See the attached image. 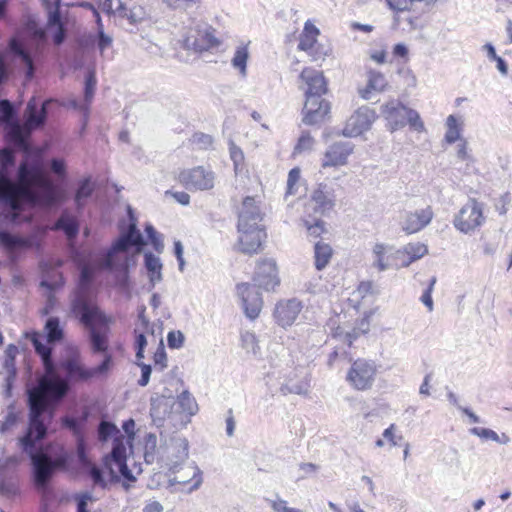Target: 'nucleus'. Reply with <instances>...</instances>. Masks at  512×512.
Here are the masks:
<instances>
[{
    "mask_svg": "<svg viewBox=\"0 0 512 512\" xmlns=\"http://www.w3.org/2000/svg\"><path fill=\"white\" fill-rule=\"evenodd\" d=\"M26 403L28 424L24 434L18 438V446L30 459L34 486L40 491H46L53 477V463L46 454L37 451V445L47 438L55 409L40 404L38 396H26Z\"/></svg>",
    "mask_w": 512,
    "mask_h": 512,
    "instance_id": "obj_1",
    "label": "nucleus"
},
{
    "mask_svg": "<svg viewBox=\"0 0 512 512\" xmlns=\"http://www.w3.org/2000/svg\"><path fill=\"white\" fill-rule=\"evenodd\" d=\"M131 226L123 231L112 242L108 249L98 252V262L101 269L114 273L117 286L121 289L129 288V268L135 264L133 255L119 256L120 252H127L131 247L140 251L145 244L143 235L138 230L132 217V208L128 206Z\"/></svg>",
    "mask_w": 512,
    "mask_h": 512,
    "instance_id": "obj_2",
    "label": "nucleus"
},
{
    "mask_svg": "<svg viewBox=\"0 0 512 512\" xmlns=\"http://www.w3.org/2000/svg\"><path fill=\"white\" fill-rule=\"evenodd\" d=\"M16 166V154L9 148L0 149V217L3 210L15 215L22 211L24 204L36 201L35 193L24 185H18L11 173Z\"/></svg>",
    "mask_w": 512,
    "mask_h": 512,
    "instance_id": "obj_3",
    "label": "nucleus"
},
{
    "mask_svg": "<svg viewBox=\"0 0 512 512\" xmlns=\"http://www.w3.org/2000/svg\"><path fill=\"white\" fill-rule=\"evenodd\" d=\"M262 215L255 199L251 196L244 198L238 215L237 230L239 233V249L245 254L257 253L266 239L265 229L259 224Z\"/></svg>",
    "mask_w": 512,
    "mask_h": 512,
    "instance_id": "obj_4",
    "label": "nucleus"
},
{
    "mask_svg": "<svg viewBox=\"0 0 512 512\" xmlns=\"http://www.w3.org/2000/svg\"><path fill=\"white\" fill-rule=\"evenodd\" d=\"M66 356L59 361L58 368L64 373V379L71 384L87 383L93 379L107 377L113 367V357L107 354L93 368H87L81 359L80 350L73 345L66 346Z\"/></svg>",
    "mask_w": 512,
    "mask_h": 512,
    "instance_id": "obj_5",
    "label": "nucleus"
},
{
    "mask_svg": "<svg viewBox=\"0 0 512 512\" xmlns=\"http://www.w3.org/2000/svg\"><path fill=\"white\" fill-rule=\"evenodd\" d=\"M76 313L73 315L87 329L88 341L94 354L107 355L109 349L108 332L109 319L99 309H87V307L76 304Z\"/></svg>",
    "mask_w": 512,
    "mask_h": 512,
    "instance_id": "obj_6",
    "label": "nucleus"
},
{
    "mask_svg": "<svg viewBox=\"0 0 512 512\" xmlns=\"http://www.w3.org/2000/svg\"><path fill=\"white\" fill-rule=\"evenodd\" d=\"M102 463L109 474L111 483H118L123 479V487L128 490L129 485L126 482L136 481V477L127 465V449L123 435L112 441V449L103 457Z\"/></svg>",
    "mask_w": 512,
    "mask_h": 512,
    "instance_id": "obj_7",
    "label": "nucleus"
},
{
    "mask_svg": "<svg viewBox=\"0 0 512 512\" xmlns=\"http://www.w3.org/2000/svg\"><path fill=\"white\" fill-rule=\"evenodd\" d=\"M102 463L109 474L111 483H118L123 479V487L128 490L129 485L126 482L136 481V477L127 465V449L123 435L112 441V449L103 457Z\"/></svg>",
    "mask_w": 512,
    "mask_h": 512,
    "instance_id": "obj_8",
    "label": "nucleus"
},
{
    "mask_svg": "<svg viewBox=\"0 0 512 512\" xmlns=\"http://www.w3.org/2000/svg\"><path fill=\"white\" fill-rule=\"evenodd\" d=\"M98 270L104 271L100 268L98 262V254L96 255L95 263H82L80 266L79 277L77 288L74 293V297L71 301V312L76 313V304L80 303L87 307V309H97L98 306L95 304L94 294L92 287L96 279Z\"/></svg>",
    "mask_w": 512,
    "mask_h": 512,
    "instance_id": "obj_9",
    "label": "nucleus"
},
{
    "mask_svg": "<svg viewBox=\"0 0 512 512\" xmlns=\"http://www.w3.org/2000/svg\"><path fill=\"white\" fill-rule=\"evenodd\" d=\"M382 114L392 132L405 127L406 124H409L410 128L417 132L425 130L419 113L414 109L406 107L399 100H391L383 105Z\"/></svg>",
    "mask_w": 512,
    "mask_h": 512,
    "instance_id": "obj_10",
    "label": "nucleus"
},
{
    "mask_svg": "<svg viewBox=\"0 0 512 512\" xmlns=\"http://www.w3.org/2000/svg\"><path fill=\"white\" fill-rule=\"evenodd\" d=\"M71 385L72 384L65 379H44L37 385L28 387L26 396L30 398H36L38 396L40 404L46 407H53L49 402V395L55 400H60L68 394Z\"/></svg>",
    "mask_w": 512,
    "mask_h": 512,
    "instance_id": "obj_11",
    "label": "nucleus"
},
{
    "mask_svg": "<svg viewBox=\"0 0 512 512\" xmlns=\"http://www.w3.org/2000/svg\"><path fill=\"white\" fill-rule=\"evenodd\" d=\"M484 221L483 204L470 198L458 214L455 215L453 224L457 230L468 234L481 226Z\"/></svg>",
    "mask_w": 512,
    "mask_h": 512,
    "instance_id": "obj_12",
    "label": "nucleus"
},
{
    "mask_svg": "<svg viewBox=\"0 0 512 512\" xmlns=\"http://www.w3.org/2000/svg\"><path fill=\"white\" fill-rule=\"evenodd\" d=\"M220 45L215 36V29L208 23H197L192 27L185 38V46L196 52L208 51Z\"/></svg>",
    "mask_w": 512,
    "mask_h": 512,
    "instance_id": "obj_13",
    "label": "nucleus"
},
{
    "mask_svg": "<svg viewBox=\"0 0 512 512\" xmlns=\"http://www.w3.org/2000/svg\"><path fill=\"white\" fill-rule=\"evenodd\" d=\"M376 371L373 361L359 358L352 363L346 379L355 389L367 390L373 385Z\"/></svg>",
    "mask_w": 512,
    "mask_h": 512,
    "instance_id": "obj_14",
    "label": "nucleus"
},
{
    "mask_svg": "<svg viewBox=\"0 0 512 512\" xmlns=\"http://www.w3.org/2000/svg\"><path fill=\"white\" fill-rule=\"evenodd\" d=\"M375 119V111L368 106H362L348 118L341 134L350 138L357 137L368 131Z\"/></svg>",
    "mask_w": 512,
    "mask_h": 512,
    "instance_id": "obj_15",
    "label": "nucleus"
},
{
    "mask_svg": "<svg viewBox=\"0 0 512 512\" xmlns=\"http://www.w3.org/2000/svg\"><path fill=\"white\" fill-rule=\"evenodd\" d=\"M237 293L241 298L246 317L251 320L256 319L263 306V300L258 287L255 284L240 283L237 285Z\"/></svg>",
    "mask_w": 512,
    "mask_h": 512,
    "instance_id": "obj_16",
    "label": "nucleus"
},
{
    "mask_svg": "<svg viewBox=\"0 0 512 512\" xmlns=\"http://www.w3.org/2000/svg\"><path fill=\"white\" fill-rule=\"evenodd\" d=\"M51 102V99H47L39 107L35 97L28 101L24 111V123L28 131L40 130L45 127Z\"/></svg>",
    "mask_w": 512,
    "mask_h": 512,
    "instance_id": "obj_17",
    "label": "nucleus"
},
{
    "mask_svg": "<svg viewBox=\"0 0 512 512\" xmlns=\"http://www.w3.org/2000/svg\"><path fill=\"white\" fill-rule=\"evenodd\" d=\"M254 284L266 291L273 290L279 285L277 265L273 259H263L256 267L253 277Z\"/></svg>",
    "mask_w": 512,
    "mask_h": 512,
    "instance_id": "obj_18",
    "label": "nucleus"
},
{
    "mask_svg": "<svg viewBox=\"0 0 512 512\" xmlns=\"http://www.w3.org/2000/svg\"><path fill=\"white\" fill-rule=\"evenodd\" d=\"M35 245L36 240L33 237L14 234L0 228V246L7 251L13 260H16L22 251Z\"/></svg>",
    "mask_w": 512,
    "mask_h": 512,
    "instance_id": "obj_19",
    "label": "nucleus"
},
{
    "mask_svg": "<svg viewBox=\"0 0 512 512\" xmlns=\"http://www.w3.org/2000/svg\"><path fill=\"white\" fill-rule=\"evenodd\" d=\"M354 144L350 141H337L328 146L322 160V167H339L346 165L349 156L354 151Z\"/></svg>",
    "mask_w": 512,
    "mask_h": 512,
    "instance_id": "obj_20",
    "label": "nucleus"
},
{
    "mask_svg": "<svg viewBox=\"0 0 512 512\" xmlns=\"http://www.w3.org/2000/svg\"><path fill=\"white\" fill-rule=\"evenodd\" d=\"M179 179L187 189L209 190L214 186L213 173L201 166L181 172Z\"/></svg>",
    "mask_w": 512,
    "mask_h": 512,
    "instance_id": "obj_21",
    "label": "nucleus"
},
{
    "mask_svg": "<svg viewBox=\"0 0 512 512\" xmlns=\"http://www.w3.org/2000/svg\"><path fill=\"white\" fill-rule=\"evenodd\" d=\"M302 122L305 125H319L330 113V103L325 99L308 98L305 101Z\"/></svg>",
    "mask_w": 512,
    "mask_h": 512,
    "instance_id": "obj_22",
    "label": "nucleus"
},
{
    "mask_svg": "<svg viewBox=\"0 0 512 512\" xmlns=\"http://www.w3.org/2000/svg\"><path fill=\"white\" fill-rule=\"evenodd\" d=\"M300 78L305 81L308 88L305 92L306 99H323L322 96L327 93V82L323 73L310 68H305L300 74Z\"/></svg>",
    "mask_w": 512,
    "mask_h": 512,
    "instance_id": "obj_23",
    "label": "nucleus"
},
{
    "mask_svg": "<svg viewBox=\"0 0 512 512\" xmlns=\"http://www.w3.org/2000/svg\"><path fill=\"white\" fill-rule=\"evenodd\" d=\"M302 310V303L296 298L280 301L274 309V318L282 327L291 326Z\"/></svg>",
    "mask_w": 512,
    "mask_h": 512,
    "instance_id": "obj_24",
    "label": "nucleus"
},
{
    "mask_svg": "<svg viewBox=\"0 0 512 512\" xmlns=\"http://www.w3.org/2000/svg\"><path fill=\"white\" fill-rule=\"evenodd\" d=\"M311 201L315 204V212L324 215L331 211L335 205L334 191L327 184L320 183L313 191Z\"/></svg>",
    "mask_w": 512,
    "mask_h": 512,
    "instance_id": "obj_25",
    "label": "nucleus"
},
{
    "mask_svg": "<svg viewBox=\"0 0 512 512\" xmlns=\"http://www.w3.org/2000/svg\"><path fill=\"white\" fill-rule=\"evenodd\" d=\"M433 218V211L430 207L416 210L406 214L402 224V229L408 233H416L426 227Z\"/></svg>",
    "mask_w": 512,
    "mask_h": 512,
    "instance_id": "obj_26",
    "label": "nucleus"
},
{
    "mask_svg": "<svg viewBox=\"0 0 512 512\" xmlns=\"http://www.w3.org/2000/svg\"><path fill=\"white\" fill-rule=\"evenodd\" d=\"M18 348L14 344H9L5 349V358L3 362V369L6 372L5 376V395L9 397L11 395L14 381L17 377L16 368V355Z\"/></svg>",
    "mask_w": 512,
    "mask_h": 512,
    "instance_id": "obj_27",
    "label": "nucleus"
},
{
    "mask_svg": "<svg viewBox=\"0 0 512 512\" xmlns=\"http://www.w3.org/2000/svg\"><path fill=\"white\" fill-rule=\"evenodd\" d=\"M189 470L187 475H179V473H173L174 476L169 478V486H175L177 484L186 485L192 482V484L186 490V493H192L200 488L203 478L202 471L200 468L194 463L190 464L186 468Z\"/></svg>",
    "mask_w": 512,
    "mask_h": 512,
    "instance_id": "obj_28",
    "label": "nucleus"
},
{
    "mask_svg": "<svg viewBox=\"0 0 512 512\" xmlns=\"http://www.w3.org/2000/svg\"><path fill=\"white\" fill-rule=\"evenodd\" d=\"M90 412L84 409L79 416L64 415L60 418L62 428L69 430L75 439L85 437Z\"/></svg>",
    "mask_w": 512,
    "mask_h": 512,
    "instance_id": "obj_29",
    "label": "nucleus"
},
{
    "mask_svg": "<svg viewBox=\"0 0 512 512\" xmlns=\"http://www.w3.org/2000/svg\"><path fill=\"white\" fill-rule=\"evenodd\" d=\"M78 216L67 208L63 209L55 222V228L62 231L69 240L76 239L80 231Z\"/></svg>",
    "mask_w": 512,
    "mask_h": 512,
    "instance_id": "obj_30",
    "label": "nucleus"
},
{
    "mask_svg": "<svg viewBox=\"0 0 512 512\" xmlns=\"http://www.w3.org/2000/svg\"><path fill=\"white\" fill-rule=\"evenodd\" d=\"M94 191L95 187L90 176L84 177L78 182L73 196L77 214L81 215L83 213V210L88 200L92 197Z\"/></svg>",
    "mask_w": 512,
    "mask_h": 512,
    "instance_id": "obj_31",
    "label": "nucleus"
},
{
    "mask_svg": "<svg viewBox=\"0 0 512 512\" xmlns=\"http://www.w3.org/2000/svg\"><path fill=\"white\" fill-rule=\"evenodd\" d=\"M43 331L46 341L53 348L57 344L62 343L65 339L64 326L61 324L60 318L57 316H50L46 319Z\"/></svg>",
    "mask_w": 512,
    "mask_h": 512,
    "instance_id": "obj_32",
    "label": "nucleus"
},
{
    "mask_svg": "<svg viewBox=\"0 0 512 512\" xmlns=\"http://www.w3.org/2000/svg\"><path fill=\"white\" fill-rule=\"evenodd\" d=\"M117 2H118V5L115 8V10H113V9L109 10V11L107 10L108 13L110 11H113L119 17L127 19L130 24H137V23L141 22L142 20H144V18L146 16V12L142 6L133 5L130 8H127L126 5L122 1L117 0Z\"/></svg>",
    "mask_w": 512,
    "mask_h": 512,
    "instance_id": "obj_33",
    "label": "nucleus"
},
{
    "mask_svg": "<svg viewBox=\"0 0 512 512\" xmlns=\"http://www.w3.org/2000/svg\"><path fill=\"white\" fill-rule=\"evenodd\" d=\"M173 449L175 451V460L171 461L170 472L180 473L181 464L184 463L189 455V443L185 438H177L173 441Z\"/></svg>",
    "mask_w": 512,
    "mask_h": 512,
    "instance_id": "obj_34",
    "label": "nucleus"
},
{
    "mask_svg": "<svg viewBox=\"0 0 512 512\" xmlns=\"http://www.w3.org/2000/svg\"><path fill=\"white\" fill-rule=\"evenodd\" d=\"M38 172L39 167L36 163H28L26 160H22L17 167L18 181L15 182L32 190L31 183L37 177Z\"/></svg>",
    "mask_w": 512,
    "mask_h": 512,
    "instance_id": "obj_35",
    "label": "nucleus"
},
{
    "mask_svg": "<svg viewBox=\"0 0 512 512\" xmlns=\"http://www.w3.org/2000/svg\"><path fill=\"white\" fill-rule=\"evenodd\" d=\"M80 469L92 480L94 486H99L102 489H106L108 487L104 467L102 468L93 461H91L86 465L82 466Z\"/></svg>",
    "mask_w": 512,
    "mask_h": 512,
    "instance_id": "obj_36",
    "label": "nucleus"
},
{
    "mask_svg": "<svg viewBox=\"0 0 512 512\" xmlns=\"http://www.w3.org/2000/svg\"><path fill=\"white\" fill-rule=\"evenodd\" d=\"M332 248L329 244L317 242L314 246L315 268L323 270L332 257Z\"/></svg>",
    "mask_w": 512,
    "mask_h": 512,
    "instance_id": "obj_37",
    "label": "nucleus"
},
{
    "mask_svg": "<svg viewBox=\"0 0 512 512\" xmlns=\"http://www.w3.org/2000/svg\"><path fill=\"white\" fill-rule=\"evenodd\" d=\"M122 435L118 429V427L106 420H102L99 422L98 428H97V438L99 442L106 443L110 439H115L116 437Z\"/></svg>",
    "mask_w": 512,
    "mask_h": 512,
    "instance_id": "obj_38",
    "label": "nucleus"
},
{
    "mask_svg": "<svg viewBox=\"0 0 512 512\" xmlns=\"http://www.w3.org/2000/svg\"><path fill=\"white\" fill-rule=\"evenodd\" d=\"M26 339H28L37 355H40L53 347L49 345V343L45 339V335H42L38 331H30L25 334Z\"/></svg>",
    "mask_w": 512,
    "mask_h": 512,
    "instance_id": "obj_39",
    "label": "nucleus"
},
{
    "mask_svg": "<svg viewBox=\"0 0 512 512\" xmlns=\"http://www.w3.org/2000/svg\"><path fill=\"white\" fill-rule=\"evenodd\" d=\"M248 57L249 51L247 46H239L237 47L231 60L232 66L235 69H238L242 76H246Z\"/></svg>",
    "mask_w": 512,
    "mask_h": 512,
    "instance_id": "obj_40",
    "label": "nucleus"
},
{
    "mask_svg": "<svg viewBox=\"0 0 512 512\" xmlns=\"http://www.w3.org/2000/svg\"><path fill=\"white\" fill-rule=\"evenodd\" d=\"M404 252L408 256V260L404 263V266H408L412 262L426 255L428 253V248L422 243H409L404 247Z\"/></svg>",
    "mask_w": 512,
    "mask_h": 512,
    "instance_id": "obj_41",
    "label": "nucleus"
},
{
    "mask_svg": "<svg viewBox=\"0 0 512 512\" xmlns=\"http://www.w3.org/2000/svg\"><path fill=\"white\" fill-rule=\"evenodd\" d=\"M88 450L87 436L75 439V456L80 468L91 462L88 456Z\"/></svg>",
    "mask_w": 512,
    "mask_h": 512,
    "instance_id": "obj_42",
    "label": "nucleus"
},
{
    "mask_svg": "<svg viewBox=\"0 0 512 512\" xmlns=\"http://www.w3.org/2000/svg\"><path fill=\"white\" fill-rule=\"evenodd\" d=\"M97 79L94 71H88L84 81V101L90 105L95 94Z\"/></svg>",
    "mask_w": 512,
    "mask_h": 512,
    "instance_id": "obj_43",
    "label": "nucleus"
},
{
    "mask_svg": "<svg viewBox=\"0 0 512 512\" xmlns=\"http://www.w3.org/2000/svg\"><path fill=\"white\" fill-rule=\"evenodd\" d=\"M177 403L183 412H186L190 415L195 414L197 410V403L195 398L188 391H183L178 396Z\"/></svg>",
    "mask_w": 512,
    "mask_h": 512,
    "instance_id": "obj_44",
    "label": "nucleus"
},
{
    "mask_svg": "<svg viewBox=\"0 0 512 512\" xmlns=\"http://www.w3.org/2000/svg\"><path fill=\"white\" fill-rule=\"evenodd\" d=\"M447 131L445 140L447 143L452 144L460 139V128L457 119L454 115H449L446 120Z\"/></svg>",
    "mask_w": 512,
    "mask_h": 512,
    "instance_id": "obj_45",
    "label": "nucleus"
},
{
    "mask_svg": "<svg viewBox=\"0 0 512 512\" xmlns=\"http://www.w3.org/2000/svg\"><path fill=\"white\" fill-rule=\"evenodd\" d=\"M144 263L148 273H157V280L161 281L162 263L160 258L154 255L152 252H146L144 254Z\"/></svg>",
    "mask_w": 512,
    "mask_h": 512,
    "instance_id": "obj_46",
    "label": "nucleus"
},
{
    "mask_svg": "<svg viewBox=\"0 0 512 512\" xmlns=\"http://www.w3.org/2000/svg\"><path fill=\"white\" fill-rule=\"evenodd\" d=\"M50 461L53 463V474L55 473V470L58 468L60 470H67L73 461L72 454L68 452L66 449L61 448L59 452L57 453L55 460Z\"/></svg>",
    "mask_w": 512,
    "mask_h": 512,
    "instance_id": "obj_47",
    "label": "nucleus"
},
{
    "mask_svg": "<svg viewBox=\"0 0 512 512\" xmlns=\"http://www.w3.org/2000/svg\"><path fill=\"white\" fill-rule=\"evenodd\" d=\"M315 140L308 131H303L294 147L293 154L298 155L312 150Z\"/></svg>",
    "mask_w": 512,
    "mask_h": 512,
    "instance_id": "obj_48",
    "label": "nucleus"
},
{
    "mask_svg": "<svg viewBox=\"0 0 512 512\" xmlns=\"http://www.w3.org/2000/svg\"><path fill=\"white\" fill-rule=\"evenodd\" d=\"M241 345L243 349H245L247 352H251L254 355H256L259 350L256 335L249 331L243 332L241 334Z\"/></svg>",
    "mask_w": 512,
    "mask_h": 512,
    "instance_id": "obj_49",
    "label": "nucleus"
},
{
    "mask_svg": "<svg viewBox=\"0 0 512 512\" xmlns=\"http://www.w3.org/2000/svg\"><path fill=\"white\" fill-rule=\"evenodd\" d=\"M386 250L387 246L382 243H377L373 248V254L375 255L373 265L377 267L379 271H385L388 269V264L384 260Z\"/></svg>",
    "mask_w": 512,
    "mask_h": 512,
    "instance_id": "obj_50",
    "label": "nucleus"
},
{
    "mask_svg": "<svg viewBox=\"0 0 512 512\" xmlns=\"http://www.w3.org/2000/svg\"><path fill=\"white\" fill-rule=\"evenodd\" d=\"M0 114L6 122H10L17 116V109L8 99H0Z\"/></svg>",
    "mask_w": 512,
    "mask_h": 512,
    "instance_id": "obj_51",
    "label": "nucleus"
},
{
    "mask_svg": "<svg viewBox=\"0 0 512 512\" xmlns=\"http://www.w3.org/2000/svg\"><path fill=\"white\" fill-rule=\"evenodd\" d=\"M53 352H54V349L52 348V349L38 355L41 359L43 368L48 375H54L56 373V369L58 367V364H56L53 359Z\"/></svg>",
    "mask_w": 512,
    "mask_h": 512,
    "instance_id": "obj_52",
    "label": "nucleus"
},
{
    "mask_svg": "<svg viewBox=\"0 0 512 512\" xmlns=\"http://www.w3.org/2000/svg\"><path fill=\"white\" fill-rule=\"evenodd\" d=\"M144 230H145L148 240L150 241V243L152 244L154 249L158 252H161L163 249V243L161 241L159 233L156 231L154 226L150 223H147L145 225Z\"/></svg>",
    "mask_w": 512,
    "mask_h": 512,
    "instance_id": "obj_53",
    "label": "nucleus"
},
{
    "mask_svg": "<svg viewBox=\"0 0 512 512\" xmlns=\"http://www.w3.org/2000/svg\"><path fill=\"white\" fill-rule=\"evenodd\" d=\"M229 153L230 158L233 161L234 169L237 172L239 167L243 164L244 161V153L240 147H238L232 141L229 143Z\"/></svg>",
    "mask_w": 512,
    "mask_h": 512,
    "instance_id": "obj_54",
    "label": "nucleus"
},
{
    "mask_svg": "<svg viewBox=\"0 0 512 512\" xmlns=\"http://www.w3.org/2000/svg\"><path fill=\"white\" fill-rule=\"evenodd\" d=\"M18 413L14 411L13 405L8 407V412L5 416L4 421L1 423L0 432L5 433L12 428L18 422Z\"/></svg>",
    "mask_w": 512,
    "mask_h": 512,
    "instance_id": "obj_55",
    "label": "nucleus"
},
{
    "mask_svg": "<svg viewBox=\"0 0 512 512\" xmlns=\"http://www.w3.org/2000/svg\"><path fill=\"white\" fill-rule=\"evenodd\" d=\"M469 432L473 435H476L482 439L486 440H492L495 442H501L499 435L489 428H482V427H473L469 430Z\"/></svg>",
    "mask_w": 512,
    "mask_h": 512,
    "instance_id": "obj_56",
    "label": "nucleus"
},
{
    "mask_svg": "<svg viewBox=\"0 0 512 512\" xmlns=\"http://www.w3.org/2000/svg\"><path fill=\"white\" fill-rule=\"evenodd\" d=\"M437 282V278L433 276L430 281L428 287L423 292L420 300L421 302L428 308L429 311L433 310V299H432V291L434 289V285Z\"/></svg>",
    "mask_w": 512,
    "mask_h": 512,
    "instance_id": "obj_57",
    "label": "nucleus"
},
{
    "mask_svg": "<svg viewBox=\"0 0 512 512\" xmlns=\"http://www.w3.org/2000/svg\"><path fill=\"white\" fill-rule=\"evenodd\" d=\"M184 334L181 331H170L167 335V344L171 349H179L184 344Z\"/></svg>",
    "mask_w": 512,
    "mask_h": 512,
    "instance_id": "obj_58",
    "label": "nucleus"
},
{
    "mask_svg": "<svg viewBox=\"0 0 512 512\" xmlns=\"http://www.w3.org/2000/svg\"><path fill=\"white\" fill-rule=\"evenodd\" d=\"M93 500L90 492H83L75 496L76 512H89L88 502Z\"/></svg>",
    "mask_w": 512,
    "mask_h": 512,
    "instance_id": "obj_59",
    "label": "nucleus"
},
{
    "mask_svg": "<svg viewBox=\"0 0 512 512\" xmlns=\"http://www.w3.org/2000/svg\"><path fill=\"white\" fill-rule=\"evenodd\" d=\"M315 46H316V37L306 35L303 33L300 35L299 43L297 46L298 50L309 52V51H312Z\"/></svg>",
    "mask_w": 512,
    "mask_h": 512,
    "instance_id": "obj_60",
    "label": "nucleus"
},
{
    "mask_svg": "<svg viewBox=\"0 0 512 512\" xmlns=\"http://www.w3.org/2000/svg\"><path fill=\"white\" fill-rule=\"evenodd\" d=\"M324 224L325 223L321 219L315 220L314 223L305 221V225L309 235L315 238L319 237L324 232Z\"/></svg>",
    "mask_w": 512,
    "mask_h": 512,
    "instance_id": "obj_61",
    "label": "nucleus"
},
{
    "mask_svg": "<svg viewBox=\"0 0 512 512\" xmlns=\"http://www.w3.org/2000/svg\"><path fill=\"white\" fill-rule=\"evenodd\" d=\"M137 365L141 368V377L138 380V385L141 387H145L148 385L150 381L152 367L150 364H146L144 362H137Z\"/></svg>",
    "mask_w": 512,
    "mask_h": 512,
    "instance_id": "obj_62",
    "label": "nucleus"
},
{
    "mask_svg": "<svg viewBox=\"0 0 512 512\" xmlns=\"http://www.w3.org/2000/svg\"><path fill=\"white\" fill-rule=\"evenodd\" d=\"M386 3L395 12H404L410 9L412 0H386Z\"/></svg>",
    "mask_w": 512,
    "mask_h": 512,
    "instance_id": "obj_63",
    "label": "nucleus"
},
{
    "mask_svg": "<svg viewBox=\"0 0 512 512\" xmlns=\"http://www.w3.org/2000/svg\"><path fill=\"white\" fill-rule=\"evenodd\" d=\"M96 44L98 49L103 52L105 49H107L112 44V38L105 34L103 31V28L100 27L97 36H96Z\"/></svg>",
    "mask_w": 512,
    "mask_h": 512,
    "instance_id": "obj_64",
    "label": "nucleus"
}]
</instances>
